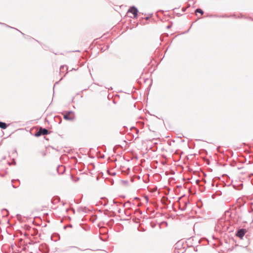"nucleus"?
Here are the masks:
<instances>
[{
  "mask_svg": "<svg viewBox=\"0 0 253 253\" xmlns=\"http://www.w3.org/2000/svg\"><path fill=\"white\" fill-rule=\"evenodd\" d=\"M48 133V130L46 128H43L42 127H40L39 131L36 133L35 135L36 136H39L41 135H46Z\"/></svg>",
  "mask_w": 253,
  "mask_h": 253,
  "instance_id": "3",
  "label": "nucleus"
},
{
  "mask_svg": "<svg viewBox=\"0 0 253 253\" xmlns=\"http://www.w3.org/2000/svg\"><path fill=\"white\" fill-rule=\"evenodd\" d=\"M128 13H131L133 15V18H135L137 17L138 15V10L134 6L130 7L127 11Z\"/></svg>",
  "mask_w": 253,
  "mask_h": 253,
  "instance_id": "2",
  "label": "nucleus"
},
{
  "mask_svg": "<svg viewBox=\"0 0 253 253\" xmlns=\"http://www.w3.org/2000/svg\"><path fill=\"white\" fill-rule=\"evenodd\" d=\"M7 125L5 123L0 122V128L2 129H5Z\"/></svg>",
  "mask_w": 253,
  "mask_h": 253,
  "instance_id": "5",
  "label": "nucleus"
},
{
  "mask_svg": "<svg viewBox=\"0 0 253 253\" xmlns=\"http://www.w3.org/2000/svg\"><path fill=\"white\" fill-rule=\"evenodd\" d=\"M60 168L61 169H63L64 168L62 166H61Z\"/></svg>",
  "mask_w": 253,
  "mask_h": 253,
  "instance_id": "9",
  "label": "nucleus"
},
{
  "mask_svg": "<svg viewBox=\"0 0 253 253\" xmlns=\"http://www.w3.org/2000/svg\"><path fill=\"white\" fill-rule=\"evenodd\" d=\"M195 12H196V13H201V14H203V10H202L201 9H200V8H198V9H197L195 10Z\"/></svg>",
  "mask_w": 253,
  "mask_h": 253,
  "instance_id": "7",
  "label": "nucleus"
},
{
  "mask_svg": "<svg viewBox=\"0 0 253 253\" xmlns=\"http://www.w3.org/2000/svg\"><path fill=\"white\" fill-rule=\"evenodd\" d=\"M130 204V203L129 202H127L124 204V206H127L128 205H129Z\"/></svg>",
  "mask_w": 253,
  "mask_h": 253,
  "instance_id": "8",
  "label": "nucleus"
},
{
  "mask_svg": "<svg viewBox=\"0 0 253 253\" xmlns=\"http://www.w3.org/2000/svg\"><path fill=\"white\" fill-rule=\"evenodd\" d=\"M60 71H61L62 70H67V67L66 66H61L60 67Z\"/></svg>",
  "mask_w": 253,
  "mask_h": 253,
  "instance_id": "6",
  "label": "nucleus"
},
{
  "mask_svg": "<svg viewBox=\"0 0 253 253\" xmlns=\"http://www.w3.org/2000/svg\"><path fill=\"white\" fill-rule=\"evenodd\" d=\"M63 118L66 120L73 121L75 119V115L73 112L68 111L64 115Z\"/></svg>",
  "mask_w": 253,
  "mask_h": 253,
  "instance_id": "1",
  "label": "nucleus"
},
{
  "mask_svg": "<svg viewBox=\"0 0 253 253\" xmlns=\"http://www.w3.org/2000/svg\"><path fill=\"white\" fill-rule=\"evenodd\" d=\"M246 232V231L245 229H241L238 231L237 233H236V236L242 239L245 235Z\"/></svg>",
  "mask_w": 253,
  "mask_h": 253,
  "instance_id": "4",
  "label": "nucleus"
}]
</instances>
